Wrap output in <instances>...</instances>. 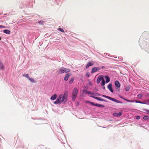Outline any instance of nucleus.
Segmentation results:
<instances>
[{
    "mask_svg": "<svg viewBox=\"0 0 149 149\" xmlns=\"http://www.w3.org/2000/svg\"><path fill=\"white\" fill-rule=\"evenodd\" d=\"M102 96L103 97H105L106 98H108L110 100H111L112 101H113L115 102L118 103H122V102L120 101L115 99L112 98L110 97H109L108 96H107L106 95H102Z\"/></svg>",
    "mask_w": 149,
    "mask_h": 149,
    "instance_id": "3",
    "label": "nucleus"
},
{
    "mask_svg": "<svg viewBox=\"0 0 149 149\" xmlns=\"http://www.w3.org/2000/svg\"><path fill=\"white\" fill-rule=\"evenodd\" d=\"M70 74L69 73L67 74L64 77V80L65 81H67L68 80V78L70 77Z\"/></svg>",
    "mask_w": 149,
    "mask_h": 149,
    "instance_id": "12",
    "label": "nucleus"
},
{
    "mask_svg": "<svg viewBox=\"0 0 149 149\" xmlns=\"http://www.w3.org/2000/svg\"><path fill=\"white\" fill-rule=\"evenodd\" d=\"M146 111H147V112H148L149 113V110H147Z\"/></svg>",
    "mask_w": 149,
    "mask_h": 149,
    "instance_id": "39",
    "label": "nucleus"
},
{
    "mask_svg": "<svg viewBox=\"0 0 149 149\" xmlns=\"http://www.w3.org/2000/svg\"><path fill=\"white\" fill-rule=\"evenodd\" d=\"M68 96V95L67 92H65L64 94L60 95L56 101L54 102V103L57 104H61L63 102L65 103L67 101Z\"/></svg>",
    "mask_w": 149,
    "mask_h": 149,
    "instance_id": "1",
    "label": "nucleus"
},
{
    "mask_svg": "<svg viewBox=\"0 0 149 149\" xmlns=\"http://www.w3.org/2000/svg\"><path fill=\"white\" fill-rule=\"evenodd\" d=\"M140 117L139 116H136V119H140Z\"/></svg>",
    "mask_w": 149,
    "mask_h": 149,
    "instance_id": "31",
    "label": "nucleus"
},
{
    "mask_svg": "<svg viewBox=\"0 0 149 149\" xmlns=\"http://www.w3.org/2000/svg\"><path fill=\"white\" fill-rule=\"evenodd\" d=\"M65 72V68L62 67L61 68L59 69L56 71V73L57 74H62Z\"/></svg>",
    "mask_w": 149,
    "mask_h": 149,
    "instance_id": "4",
    "label": "nucleus"
},
{
    "mask_svg": "<svg viewBox=\"0 0 149 149\" xmlns=\"http://www.w3.org/2000/svg\"><path fill=\"white\" fill-rule=\"evenodd\" d=\"M123 99L125 100L127 102H133L131 101L128 100V99Z\"/></svg>",
    "mask_w": 149,
    "mask_h": 149,
    "instance_id": "28",
    "label": "nucleus"
},
{
    "mask_svg": "<svg viewBox=\"0 0 149 149\" xmlns=\"http://www.w3.org/2000/svg\"><path fill=\"white\" fill-rule=\"evenodd\" d=\"M107 87H108V88L110 90V91L112 93L113 92V91L112 89V84H109L108 85Z\"/></svg>",
    "mask_w": 149,
    "mask_h": 149,
    "instance_id": "9",
    "label": "nucleus"
},
{
    "mask_svg": "<svg viewBox=\"0 0 149 149\" xmlns=\"http://www.w3.org/2000/svg\"><path fill=\"white\" fill-rule=\"evenodd\" d=\"M138 97L140 99H141L142 97V94H139L137 95Z\"/></svg>",
    "mask_w": 149,
    "mask_h": 149,
    "instance_id": "24",
    "label": "nucleus"
},
{
    "mask_svg": "<svg viewBox=\"0 0 149 149\" xmlns=\"http://www.w3.org/2000/svg\"><path fill=\"white\" fill-rule=\"evenodd\" d=\"M1 40V38H0V40Z\"/></svg>",
    "mask_w": 149,
    "mask_h": 149,
    "instance_id": "41",
    "label": "nucleus"
},
{
    "mask_svg": "<svg viewBox=\"0 0 149 149\" xmlns=\"http://www.w3.org/2000/svg\"><path fill=\"white\" fill-rule=\"evenodd\" d=\"M115 85L118 88H119L120 86V84L119 82L117 80L115 81Z\"/></svg>",
    "mask_w": 149,
    "mask_h": 149,
    "instance_id": "11",
    "label": "nucleus"
},
{
    "mask_svg": "<svg viewBox=\"0 0 149 149\" xmlns=\"http://www.w3.org/2000/svg\"><path fill=\"white\" fill-rule=\"evenodd\" d=\"M94 64V63L92 61H90L89 62L88 64H87L86 67V69H87L89 68V66H91L93 65Z\"/></svg>",
    "mask_w": 149,
    "mask_h": 149,
    "instance_id": "7",
    "label": "nucleus"
},
{
    "mask_svg": "<svg viewBox=\"0 0 149 149\" xmlns=\"http://www.w3.org/2000/svg\"><path fill=\"white\" fill-rule=\"evenodd\" d=\"M31 82L35 83L36 82L35 80L33 78L30 77L28 79Z\"/></svg>",
    "mask_w": 149,
    "mask_h": 149,
    "instance_id": "15",
    "label": "nucleus"
},
{
    "mask_svg": "<svg viewBox=\"0 0 149 149\" xmlns=\"http://www.w3.org/2000/svg\"><path fill=\"white\" fill-rule=\"evenodd\" d=\"M130 88L129 86H127L125 88V91H128L130 90Z\"/></svg>",
    "mask_w": 149,
    "mask_h": 149,
    "instance_id": "25",
    "label": "nucleus"
},
{
    "mask_svg": "<svg viewBox=\"0 0 149 149\" xmlns=\"http://www.w3.org/2000/svg\"><path fill=\"white\" fill-rule=\"evenodd\" d=\"M88 91H87L86 90H84L83 91V92L84 93H86V94H87L88 93Z\"/></svg>",
    "mask_w": 149,
    "mask_h": 149,
    "instance_id": "29",
    "label": "nucleus"
},
{
    "mask_svg": "<svg viewBox=\"0 0 149 149\" xmlns=\"http://www.w3.org/2000/svg\"><path fill=\"white\" fill-rule=\"evenodd\" d=\"M95 106L100 107H104V106L103 105L97 104H95Z\"/></svg>",
    "mask_w": 149,
    "mask_h": 149,
    "instance_id": "16",
    "label": "nucleus"
},
{
    "mask_svg": "<svg viewBox=\"0 0 149 149\" xmlns=\"http://www.w3.org/2000/svg\"><path fill=\"white\" fill-rule=\"evenodd\" d=\"M57 96L56 94H55L54 95L52 96L50 98V99L52 100H54L56 99Z\"/></svg>",
    "mask_w": 149,
    "mask_h": 149,
    "instance_id": "13",
    "label": "nucleus"
},
{
    "mask_svg": "<svg viewBox=\"0 0 149 149\" xmlns=\"http://www.w3.org/2000/svg\"><path fill=\"white\" fill-rule=\"evenodd\" d=\"M103 88L104 89H105V87L104 86L103 87Z\"/></svg>",
    "mask_w": 149,
    "mask_h": 149,
    "instance_id": "36",
    "label": "nucleus"
},
{
    "mask_svg": "<svg viewBox=\"0 0 149 149\" xmlns=\"http://www.w3.org/2000/svg\"><path fill=\"white\" fill-rule=\"evenodd\" d=\"M120 97L121 98H122V99H125L124 98H123V97H122V96H121V97Z\"/></svg>",
    "mask_w": 149,
    "mask_h": 149,
    "instance_id": "38",
    "label": "nucleus"
},
{
    "mask_svg": "<svg viewBox=\"0 0 149 149\" xmlns=\"http://www.w3.org/2000/svg\"><path fill=\"white\" fill-rule=\"evenodd\" d=\"M135 102L137 103H140L143 104H146V103L145 102H141V101H137V100H136L135 101Z\"/></svg>",
    "mask_w": 149,
    "mask_h": 149,
    "instance_id": "18",
    "label": "nucleus"
},
{
    "mask_svg": "<svg viewBox=\"0 0 149 149\" xmlns=\"http://www.w3.org/2000/svg\"><path fill=\"white\" fill-rule=\"evenodd\" d=\"M23 76H24L25 77H26V78H27L28 79H29L30 77H29V74H26L24 75H23Z\"/></svg>",
    "mask_w": 149,
    "mask_h": 149,
    "instance_id": "23",
    "label": "nucleus"
},
{
    "mask_svg": "<svg viewBox=\"0 0 149 149\" xmlns=\"http://www.w3.org/2000/svg\"><path fill=\"white\" fill-rule=\"evenodd\" d=\"M38 23L39 24L43 25L45 23V22L43 21H40L38 22Z\"/></svg>",
    "mask_w": 149,
    "mask_h": 149,
    "instance_id": "21",
    "label": "nucleus"
},
{
    "mask_svg": "<svg viewBox=\"0 0 149 149\" xmlns=\"http://www.w3.org/2000/svg\"><path fill=\"white\" fill-rule=\"evenodd\" d=\"M87 76L88 77H89V75H87Z\"/></svg>",
    "mask_w": 149,
    "mask_h": 149,
    "instance_id": "40",
    "label": "nucleus"
},
{
    "mask_svg": "<svg viewBox=\"0 0 149 149\" xmlns=\"http://www.w3.org/2000/svg\"><path fill=\"white\" fill-rule=\"evenodd\" d=\"M3 65L2 63L0 62V69H3Z\"/></svg>",
    "mask_w": 149,
    "mask_h": 149,
    "instance_id": "22",
    "label": "nucleus"
},
{
    "mask_svg": "<svg viewBox=\"0 0 149 149\" xmlns=\"http://www.w3.org/2000/svg\"><path fill=\"white\" fill-rule=\"evenodd\" d=\"M105 78L106 79V82L107 83L109 82L110 80V78L108 76H105Z\"/></svg>",
    "mask_w": 149,
    "mask_h": 149,
    "instance_id": "14",
    "label": "nucleus"
},
{
    "mask_svg": "<svg viewBox=\"0 0 149 149\" xmlns=\"http://www.w3.org/2000/svg\"><path fill=\"white\" fill-rule=\"evenodd\" d=\"M143 118L144 120H147L148 118V116H144Z\"/></svg>",
    "mask_w": 149,
    "mask_h": 149,
    "instance_id": "27",
    "label": "nucleus"
},
{
    "mask_svg": "<svg viewBox=\"0 0 149 149\" xmlns=\"http://www.w3.org/2000/svg\"><path fill=\"white\" fill-rule=\"evenodd\" d=\"M89 103L90 104H92V105H93L95 106V104H94V103L92 102H89Z\"/></svg>",
    "mask_w": 149,
    "mask_h": 149,
    "instance_id": "34",
    "label": "nucleus"
},
{
    "mask_svg": "<svg viewBox=\"0 0 149 149\" xmlns=\"http://www.w3.org/2000/svg\"><path fill=\"white\" fill-rule=\"evenodd\" d=\"M65 72L67 73L70 71V70L69 69H67L65 68Z\"/></svg>",
    "mask_w": 149,
    "mask_h": 149,
    "instance_id": "20",
    "label": "nucleus"
},
{
    "mask_svg": "<svg viewBox=\"0 0 149 149\" xmlns=\"http://www.w3.org/2000/svg\"><path fill=\"white\" fill-rule=\"evenodd\" d=\"M102 81V85L103 86H104V85L105 84V82L104 80V79H103Z\"/></svg>",
    "mask_w": 149,
    "mask_h": 149,
    "instance_id": "26",
    "label": "nucleus"
},
{
    "mask_svg": "<svg viewBox=\"0 0 149 149\" xmlns=\"http://www.w3.org/2000/svg\"><path fill=\"white\" fill-rule=\"evenodd\" d=\"M58 30L60 31H61V32H63V33H64V31L62 29H61V28H59Z\"/></svg>",
    "mask_w": 149,
    "mask_h": 149,
    "instance_id": "30",
    "label": "nucleus"
},
{
    "mask_svg": "<svg viewBox=\"0 0 149 149\" xmlns=\"http://www.w3.org/2000/svg\"><path fill=\"white\" fill-rule=\"evenodd\" d=\"M5 27V26L2 25H0V28H4Z\"/></svg>",
    "mask_w": 149,
    "mask_h": 149,
    "instance_id": "35",
    "label": "nucleus"
},
{
    "mask_svg": "<svg viewBox=\"0 0 149 149\" xmlns=\"http://www.w3.org/2000/svg\"><path fill=\"white\" fill-rule=\"evenodd\" d=\"M86 102H87V103H89V102H89V101H86Z\"/></svg>",
    "mask_w": 149,
    "mask_h": 149,
    "instance_id": "37",
    "label": "nucleus"
},
{
    "mask_svg": "<svg viewBox=\"0 0 149 149\" xmlns=\"http://www.w3.org/2000/svg\"><path fill=\"white\" fill-rule=\"evenodd\" d=\"M87 94H91V95H92V96L93 95H94V93H91L90 92H89V91H88V93Z\"/></svg>",
    "mask_w": 149,
    "mask_h": 149,
    "instance_id": "32",
    "label": "nucleus"
},
{
    "mask_svg": "<svg viewBox=\"0 0 149 149\" xmlns=\"http://www.w3.org/2000/svg\"><path fill=\"white\" fill-rule=\"evenodd\" d=\"M74 80V79L73 78H72L69 81V84H71L73 82Z\"/></svg>",
    "mask_w": 149,
    "mask_h": 149,
    "instance_id": "19",
    "label": "nucleus"
},
{
    "mask_svg": "<svg viewBox=\"0 0 149 149\" xmlns=\"http://www.w3.org/2000/svg\"><path fill=\"white\" fill-rule=\"evenodd\" d=\"M3 32L7 34H9L10 33V31L8 30H3Z\"/></svg>",
    "mask_w": 149,
    "mask_h": 149,
    "instance_id": "17",
    "label": "nucleus"
},
{
    "mask_svg": "<svg viewBox=\"0 0 149 149\" xmlns=\"http://www.w3.org/2000/svg\"><path fill=\"white\" fill-rule=\"evenodd\" d=\"M93 95H95V96H98V95H100V94H98L97 93H94V94Z\"/></svg>",
    "mask_w": 149,
    "mask_h": 149,
    "instance_id": "33",
    "label": "nucleus"
},
{
    "mask_svg": "<svg viewBox=\"0 0 149 149\" xmlns=\"http://www.w3.org/2000/svg\"><path fill=\"white\" fill-rule=\"evenodd\" d=\"M90 96L93 98L95 99H97L98 100H100V101H105L103 99H102L100 97H94V96H93L92 95H90Z\"/></svg>",
    "mask_w": 149,
    "mask_h": 149,
    "instance_id": "10",
    "label": "nucleus"
},
{
    "mask_svg": "<svg viewBox=\"0 0 149 149\" xmlns=\"http://www.w3.org/2000/svg\"><path fill=\"white\" fill-rule=\"evenodd\" d=\"M103 79V78L101 76H99L97 79V83H99L100 81H102Z\"/></svg>",
    "mask_w": 149,
    "mask_h": 149,
    "instance_id": "6",
    "label": "nucleus"
},
{
    "mask_svg": "<svg viewBox=\"0 0 149 149\" xmlns=\"http://www.w3.org/2000/svg\"><path fill=\"white\" fill-rule=\"evenodd\" d=\"M122 112L119 113H113V115L114 116L116 117H119L122 115Z\"/></svg>",
    "mask_w": 149,
    "mask_h": 149,
    "instance_id": "8",
    "label": "nucleus"
},
{
    "mask_svg": "<svg viewBox=\"0 0 149 149\" xmlns=\"http://www.w3.org/2000/svg\"><path fill=\"white\" fill-rule=\"evenodd\" d=\"M78 90L77 88H74L73 91L72 95V98L73 101H74L77 97V95L78 93Z\"/></svg>",
    "mask_w": 149,
    "mask_h": 149,
    "instance_id": "2",
    "label": "nucleus"
},
{
    "mask_svg": "<svg viewBox=\"0 0 149 149\" xmlns=\"http://www.w3.org/2000/svg\"><path fill=\"white\" fill-rule=\"evenodd\" d=\"M100 70V68L98 67H94L92 68L91 70V73H94L95 72L99 70Z\"/></svg>",
    "mask_w": 149,
    "mask_h": 149,
    "instance_id": "5",
    "label": "nucleus"
}]
</instances>
